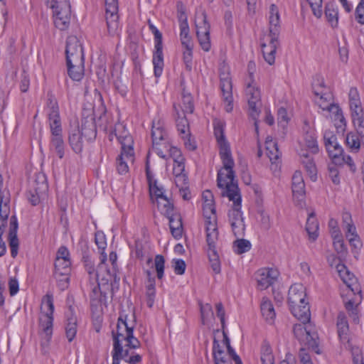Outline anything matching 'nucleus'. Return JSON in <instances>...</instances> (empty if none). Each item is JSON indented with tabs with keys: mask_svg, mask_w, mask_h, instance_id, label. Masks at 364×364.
<instances>
[{
	"mask_svg": "<svg viewBox=\"0 0 364 364\" xmlns=\"http://www.w3.org/2000/svg\"><path fill=\"white\" fill-rule=\"evenodd\" d=\"M289 308L294 316L297 319L300 320L302 323L309 322L311 313L308 302L292 305Z\"/></svg>",
	"mask_w": 364,
	"mask_h": 364,
	"instance_id": "24",
	"label": "nucleus"
},
{
	"mask_svg": "<svg viewBox=\"0 0 364 364\" xmlns=\"http://www.w3.org/2000/svg\"><path fill=\"white\" fill-rule=\"evenodd\" d=\"M156 201L158 208L166 216L174 213L173 205L166 196L164 198H161V199L157 200Z\"/></svg>",
	"mask_w": 364,
	"mask_h": 364,
	"instance_id": "52",
	"label": "nucleus"
},
{
	"mask_svg": "<svg viewBox=\"0 0 364 364\" xmlns=\"http://www.w3.org/2000/svg\"><path fill=\"white\" fill-rule=\"evenodd\" d=\"M80 133L88 141H91L96 137L97 130L93 117L82 120Z\"/></svg>",
	"mask_w": 364,
	"mask_h": 364,
	"instance_id": "28",
	"label": "nucleus"
},
{
	"mask_svg": "<svg viewBox=\"0 0 364 364\" xmlns=\"http://www.w3.org/2000/svg\"><path fill=\"white\" fill-rule=\"evenodd\" d=\"M267 155L272 164L279 161L281 153L279 151L277 144L272 138L267 137L265 141Z\"/></svg>",
	"mask_w": 364,
	"mask_h": 364,
	"instance_id": "32",
	"label": "nucleus"
},
{
	"mask_svg": "<svg viewBox=\"0 0 364 364\" xmlns=\"http://www.w3.org/2000/svg\"><path fill=\"white\" fill-rule=\"evenodd\" d=\"M338 334L341 340H346L348 332V323L343 313H340L337 318Z\"/></svg>",
	"mask_w": 364,
	"mask_h": 364,
	"instance_id": "42",
	"label": "nucleus"
},
{
	"mask_svg": "<svg viewBox=\"0 0 364 364\" xmlns=\"http://www.w3.org/2000/svg\"><path fill=\"white\" fill-rule=\"evenodd\" d=\"M71 12L53 13L54 23L56 28L64 31L68 28Z\"/></svg>",
	"mask_w": 364,
	"mask_h": 364,
	"instance_id": "40",
	"label": "nucleus"
},
{
	"mask_svg": "<svg viewBox=\"0 0 364 364\" xmlns=\"http://www.w3.org/2000/svg\"><path fill=\"white\" fill-rule=\"evenodd\" d=\"M279 272L272 268L260 269L256 274L257 287L260 290H264L272 286L279 277Z\"/></svg>",
	"mask_w": 364,
	"mask_h": 364,
	"instance_id": "17",
	"label": "nucleus"
},
{
	"mask_svg": "<svg viewBox=\"0 0 364 364\" xmlns=\"http://www.w3.org/2000/svg\"><path fill=\"white\" fill-rule=\"evenodd\" d=\"M358 129L350 132L346 136V146L353 153H358L361 149H364V134Z\"/></svg>",
	"mask_w": 364,
	"mask_h": 364,
	"instance_id": "18",
	"label": "nucleus"
},
{
	"mask_svg": "<svg viewBox=\"0 0 364 364\" xmlns=\"http://www.w3.org/2000/svg\"><path fill=\"white\" fill-rule=\"evenodd\" d=\"M329 112L332 114L336 129L341 132L344 131L346 122L340 107L338 105L336 106L331 107Z\"/></svg>",
	"mask_w": 364,
	"mask_h": 364,
	"instance_id": "36",
	"label": "nucleus"
},
{
	"mask_svg": "<svg viewBox=\"0 0 364 364\" xmlns=\"http://www.w3.org/2000/svg\"><path fill=\"white\" fill-rule=\"evenodd\" d=\"M113 341H131L133 336V326L129 325L127 315H120L116 328L112 331Z\"/></svg>",
	"mask_w": 364,
	"mask_h": 364,
	"instance_id": "13",
	"label": "nucleus"
},
{
	"mask_svg": "<svg viewBox=\"0 0 364 364\" xmlns=\"http://www.w3.org/2000/svg\"><path fill=\"white\" fill-rule=\"evenodd\" d=\"M260 310L264 320L269 324H273L276 313L272 301L267 297H263L260 304Z\"/></svg>",
	"mask_w": 364,
	"mask_h": 364,
	"instance_id": "26",
	"label": "nucleus"
},
{
	"mask_svg": "<svg viewBox=\"0 0 364 364\" xmlns=\"http://www.w3.org/2000/svg\"><path fill=\"white\" fill-rule=\"evenodd\" d=\"M353 122L356 129L364 128L363 111L360 104L350 106Z\"/></svg>",
	"mask_w": 364,
	"mask_h": 364,
	"instance_id": "38",
	"label": "nucleus"
},
{
	"mask_svg": "<svg viewBox=\"0 0 364 364\" xmlns=\"http://www.w3.org/2000/svg\"><path fill=\"white\" fill-rule=\"evenodd\" d=\"M262 364H274V356L272 348L268 343H265L261 348Z\"/></svg>",
	"mask_w": 364,
	"mask_h": 364,
	"instance_id": "47",
	"label": "nucleus"
},
{
	"mask_svg": "<svg viewBox=\"0 0 364 364\" xmlns=\"http://www.w3.org/2000/svg\"><path fill=\"white\" fill-rule=\"evenodd\" d=\"M305 145L307 149L313 154L318 152V146L315 136L312 134L306 133L305 135Z\"/></svg>",
	"mask_w": 364,
	"mask_h": 364,
	"instance_id": "53",
	"label": "nucleus"
},
{
	"mask_svg": "<svg viewBox=\"0 0 364 364\" xmlns=\"http://www.w3.org/2000/svg\"><path fill=\"white\" fill-rule=\"evenodd\" d=\"M48 120L51 134H62L63 129L60 115L57 117H49Z\"/></svg>",
	"mask_w": 364,
	"mask_h": 364,
	"instance_id": "54",
	"label": "nucleus"
},
{
	"mask_svg": "<svg viewBox=\"0 0 364 364\" xmlns=\"http://www.w3.org/2000/svg\"><path fill=\"white\" fill-rule=\"evenodd\" d=\"M50 149L55 151L60 159L63 158L65 144L63 134H51Z\"/></svg>",
	"mask_w": 364,
	"mask_h": 364,
	"instance_id": "34",
	"label": "nucleus"
},
{
	"mask_svg": "<svg viewBox=\"0 0 364 364\" xmlns=\"http://www.w3.org/2000/svg\"><path fill=\"white\" fill-rule=\"evenodd\" d=\"M114 132L122 145L121 154L117 159V170L119 174H125L129 171L128 164L133 163L134 159V141L127 132L122 134L117 133V129Z\"/></svg>",
	"mask_w": 364,
	"mask_h": 364,
	"instance_id": "5",
	"label": "nucleus"
},
{
	"mask_svg": "<svg viewBox=\"0 0 364 364\" xmlns=\"http://www.w3.org/2000/svg\"><path fill=\"white\" fill-rule=\"evenodd\" d=\"M54 304L52 294L47 293L42 299L39 316V330L43 338L49 341L53 333Z\"/></svg>",
	"mask_w": 364,
	"mask_h": 364,
	"instance_id": "6",
	"label": "nucleus"
},
{
	"mask_svg": "<svg viewBox=\"0 0 364 364\" xmlns=\"http://www.w3.org/2000/svg\"><path fill=\"white\" fill-rule=\"evenodd\" d=\"M235 173L230 176L225 175L223 171H219L217 177V185L218 188L223 189L222 196H227L233 202L232 208L228 213L230 223L237 220H243L240 211L242 199L237 181L235 180Z\"/></svg>",
	"mask_w": 364,
	"mask_h": 364,
	"instance_id": "1",
	"label": "nucleus"
},
{
	"mask_svg": "<svg viewBox=\"0 0 364 364\" xmlns=\"http://www.w3.org/2000/svg\"><path fill=\"white\" fill-rule=\"evenodd\" d=\"M251 243L245 239H238L234 242V247L237 254H242L251 249Z\"/></svg>",
	"mask_w": 364,
	"mask_h": 364,
	"instance_id": "56",
	"label": "nucleus"
},
{
	"mask_svg": "<svg viewBox=\"0 0 364 364\" xmlns=\"http://www.w3.org/2000/svg\"><path fill=\"white\" fill-rule=\"evenodd\" d=\"M65 335L68 341H72L77 333V317L75 314V309L71 305L68 306L65 312Z\"/></svg>",
	"mask_w": 364,
	"mask_h": 364,
	"instance_id": "20",
	"label": "nucleus"
},
{
	"mask_svg": "<svg viewBox=\"0 0 364 364\" xmlns=\"http://www.w3.org/2000/svg\"><path fill=\"white\" fill-rule=\"evenodd\" d=\"M353 364H364L363 357L361 349L353 346L351 348Z\"/></svg>",
	"mask_w": 364,
	"mask_h": 364,
	"instance_id": "63",
	"label": "nucleus"
},
{
	"mask_svg": "<svg viewBox=\"0 0 364 364\" xmlns=\"http://www.w3.org/2000/svg\"><path fill=\"white\" fill-rule=\"evenodd\" d=\"M333 247L337 253L341 255V256L345 255L347 253V248L344 244L342 235L339 236V239L337 237H334L333 238Z\"/></svg>",
	"mask_w": 364,
	"mask_h": 364,
	"instance_id": "62",
	"label": "nucleus"
},
{
	"mask_svg": "<svg viewBox=\"0 0 364 364\" xmlns=\"http://www.w3.org/2000/svg\"><path fill=\"white\" fill-rule=\"evenodd\" d=\"M336 269L341 277V279L345 284L350 289L352 292L355 294L358 292L359 294L360 299H361V290L358 286H355V288L352 287V282L355 279L354 275L351 274L347 267L344 264H338L336 265Z\"/></svg>",
	"mask_w": 364,
	"mask_h": 364,
	"instance_id": "23",
	"label": "nucleus"
},
{
	"mask_svg": "<svg viewBox=\"0 0 364 364\" xmlns=\"http://www.w3.org/2000/svg\"><path fill=\"white\" fill-rule=\"evenodd\" d=\"M65 54L66 63H78L80 60H85L82 45L76 36H72L67 38Z\"/></svg>",
	"mask_w": 364,
	"mask_h": 364,
	"instance_id": "12",
	"label": "nucleus"
},
{
	"mask_svg": "<svg viewBox=\"0 0 364 364\" xmlns=\"http://www.w3.org/2000/svg\"><path fill=\"white\" fill-rule=\"evenodd\" d=\"M213 356L214 364L232 363L230 358L224 351V346L220 343H214L213 347Z\"/></svg>",
	"mask_w": 364,
	"mask_h": 364,
	"instance_id": "31",
	"label": "nucleus"
},
{
	"mask_svg": "<svg viewBox=\"0 0 364 364\" xmlns=\"http://www.w3.org/2000/svg\"><path fill=\"white\" fill-rule=\"evenodd\" d=\"M173 109L175 112V114L176 115V127L179 133L181 134L182 138H186L188 136H191L190 130H189V124L188 122V119H186V116H181L176 106V105H173Z\"/></svg>",
	"mask_w": 364,
	"mask_h": 364,
	"instance_id": "30",
	"label": "nucleus"
},
{
	"mask_svg": "<svg viewBox=\"0 0 364 364\" xmlns=\"http://www.w3.org/2000/svg\"><path fill=\"white\" fill-rule=\"evenodd\" d=\"M213 125L214 134L220 146V156L223 164V168L220 171H223L225 175L232 176V173H235L233 171L235 163L229 144L225 139L223 123L220 120H215Z\"/></svg>",
	"mask_w": 364,
	"mask_h": 364,
	"instance_id": "4",
	"label": "nucleus"
},
{
	"mask_svg": "<svg viewBox=\"0 0 364 364\" xmlns=\"http://www.w3.org/2000/svg\"><path fill=\"white\" fill-rule=\"evenodd\" d=\"M201 321L203 325L208 324L209 320L213 318V311L210 304H200Z\"/></svg>",
	"mask_w": 364,
	"mask_h": 364,
	"instance_id": "55",
	"label": "nucleus"
},
{
	"mask_svg": "<svg viewBox=\"0 0 364 364\" xmlns=\"http://www.w3.org/2000/svg\"><path fill=\"white\" fill-rule=\"evenodd\" d=\"M345 306L347 311L349 312L350 316L352 317L353 321L355 323H358L359 321L358 311L357 309V304H355V301L353 299H350L345 303Z\"/></svg>",
	"mask_w": 364,
	"mask_h": 364,
	"instance_id": "58",
	"label": "nucleus"
},
{
	"mask_svg": "<svg viewBox=\"0 0 364 364\" xmlns=\"http://www.w3.org/2000/svg\"><path fill=\"white\" fill-rule=\"evenodd\" d=\"M100 264L98 265L95 278L98 282L99 285L107 284L109 282H112L113 279V274L110 273V271L107 269L105 262L107 259V255H102Z\"/></svg>",
	"mask_w": 364,
	"mask_h": 364,
	"instance_id": "22",
	"label": "nucleus"
},
{
	"mask_svg": "<svg viewBox=\"0 0 364 364\" xmlns=\"http://www.w3.org/2000/svg\"><path fill=\"white\" fill-rule=\"evenodd\" d=\"M70 260L55 259L54 276L58 279L59 276L68 275L70 272Z\"/></svg>",
	"mask_w": 364,
	"mask_h": 364,
	"instance_id": "39",
	"label": "nucleus"
},
{
	"mask_svg": "<svg viewBox=\"0 0 364 364\" xmlns=\"http://www.w3.org/2000/svg\"><path fill=\"white\" fill-rule=\"evenodd\" d=\"M9 246L11 248V255L16 257L18 250V240L17 235L12 230L9 231Z\"/></svg>",
	"mask_w": 364,
	"mask_h": 364,
	"instance_id": "60",
	"label": "nucleus"
},
{
	"mask_svg": "<svg viewBox=\"0 0 364 364\" xmlns=\"http://www.w3.org/2000/svg\"><path fill=\"white\" fill-rule=\"evenodd\" d=\"M47 97L46 107L48 109V117L59 116V107L57 100L51 93H48Z\"/></svg>",
	"mask_w": 364,
	"mask_h": 364,
	"instance_id": "43",
	"label": "nucleus"
},
{
	"mask_svg": "<svg viewBox=\"0 0 364 364\" xmlns=\"http://www.w3.org/2000/svg\"><path fill=\"white\" fill-rule=\"evenodd\" d=\"M82 135L78 128L73 129L69 135V144L75 153H80L82 150Z\"/></svg>",
	"mask_w": 364,
	"mask_h": 364,
	"instance_id": "37",
	"label": "nucleus"
},
{
	"mask_svg": "<svg viewBox=\"0 0 364 364\" xmlns=\"http://www.w3.org/2000/svg\"><path fill=\"white\" fill-rule=\"evenodd\" d=\"M164 143V148L166 149L168 153L166 154V157L170 156L173 158V162L178 161L179 159H183L181 154V151L178 149H177L175 146H171L170 142Z\"/></svg>",
	"mask_w": 364,
	"mask_h": 364,
	"instance_id": "57",
	"label": "nucleus"
},
{
	"mask_svg": "<svg viewBox=\"0 0 364 364\" xmlns=\"http://www.w3.org/2000/svg\"><path fill=\"white\" fill-rule=\"evenodd\" d=\"M47 190V184L45 180L41 183V187H35L33 191H30L28 194L29 201L33 205H36L40 202L43 193Z\"/></svg>",
	"mask_w": 364,
	"mask_h": 364,
	"instance_id": "41",
	"label": "nucleus"
},
{
	"mask_svg": "<svg viewBox=\"0 0 364 364\" xmlns=\"http://www.w3.org/2000/svg\"><path fill=\"white\" fill-rule=\"evenodd\" d=\"M301 163L312 181L316 180V167L314 159L305 151L300 154Z\"/></svg>",
	"mask_w": 364,
	"mask_h": 364,
	"instance_id": "33",
	"label": "nucleus"
},
{
	"mask_svg": "<svg viewBox=\"0 0 364 364\" xmlns=\"http://www.w3.org/2000/svg\"><path fill=\"white\" fill-rule=\"evenodd\" d=\"M269 36L270 41L268 45L262 43L263 57L269 65H273L275 60V53L279 46L278 33L279 27V13L277 6L274 4L270 6L269 11Z\"/></svg>",
	"mask_w": 364,
	"mask_h": 364,
	"instance_id": "2",
	"label": "nucleus"
},
{
	"mask_svg": "<svg viewBox=\"0 0 364 364\" xmlns=\"http://www.w3.org/2000/svg\"><path fill=\"white\" fill-rule=\"evenodd\" d=\"M325 16L331 26L336 27L338 26V12L333 4H326Z\"/></svg>",
	"mask_w": 364,
	"mask_h": 364,
	"instance_id": "44",
	"label": "nucleus"
},
{
	"mask_svg": "<svg viewBox=\"0 0 364 364\" xmlns=\"http://www.w3.org/2000/svg\"><path fill=\"white\" fill-rule=\"evenodd\" d=\"M68 73L70 77L75 81H80L84 76V60H80V63H67Z\"/></svg>",
	"mask_w": 364,
	"mask_h": 364,
	"instance_id": "29",
	"label": "nucleus"
},
{
	"mask_svg": "<svg viewBox=\"0 0 364 364\" xmlns=\"http://www.w3.org/2000/svg\"><path fill=\"white\" fill-rule=\"evenodd\" d=\"M146 175L149 183V193L151 197H156V200L161 199V198L166 197L164 194V189L161 187H159L157 185V181L154 179L153 175L150 171V166L149 161L146 163Z\"/></svg>",
	"mask_w": 364,
	"mask_h": 364,
	"instance_id": "21",
	"label": "nucleus"
},
{
	"mask_svg": "<svg viewBox=\"0 0 364 364\" xmlns=\"http://www.w3.org/2000/svg\"><path fill=\"white\" fill-rule=\"evenodd\" d=\"M117 11V0H105V17L107 31L111 36H114L117 33L119 27Z\"/></svg>",
	"mask_w": 364,
	"mask_h": 364,
	"instance_id": "11",
	"label": "nucleus"
},
{
	"mask_svg": "<svg viewBox=\"0 0 364 364\" xmlns=\"http://www.w3.org/2000/svg\"><path fill=\"white\" fill-rule=\"evenodd\" d=\"M220 89L223 93V100L225 103V108L226 112H230L233 109L232 93V80L230 76L229 68L223 65L220 68Z\"/></svg>",
	"mask_w": 364,
	"mask_h": 364,
	"instance_id": "10",
	"label": "nucleus"
},
{
	"mask_svg": "<svg viewBox=\"0 0 364 364\" xmlns=\"http://www.w3.org/2000/svg\"><path fill=\"white\" fill-rule=\"evenodd\" d=\"M183 60L187 70L192 69L193 48H184L183 51Z\"/></svg>",
	"mask_w": 364,
	"mask_h": 364,
	"instance_id": "61",
	"label": "nucleus"
},
{
	"mask_svg": "<svg viewBox=\"0 0 364 364\" xmlns=\"http://www.w3.org/2000/svg\"><path fill=\"white\" fill-rule=\"evenodd\" d=\"M333 97L330 92H327L324 95L318 97L316 100V103L323 110L330 111V109L333 106H336L337 104H334L332 102Z\"/></svg>",
	"mask_w": 364,
	"mask_h": 364,
	"instance_id": "46",
	"label": "nucleus"
},
{
	"mask_svg": "<svg viewBox=\"0 0 364 364\" xmlns=\"http://www.w3.org/2000/svg\"><path fill=\"white\" fill-rule=\"evenodd\" d=\"M50 8L55 12H71L69 0H51Z\"/></svg>",
	"mask_w": 364,
	"mask_h": 364,
	"instance_id": "48",
	"label": "nucleus"
},
{
	"mask_svg": "<svg viewBox=\"0 0 364 364\" xmlns=\"http://www.w3.org/2000/svg\"><path fill=\"white\" fill-rule=\"evenodd\" d=\"M195 24L196 32L205 29V32H210V26L207 21V16L205 11H202L196 15Z\"/></svg>",
	"mask_w": 364,
	"mask_h": 364,
	"instance_id": "45",
	"label": "nucleus"
},
{
	"mask_svg": "<svg viewBox=\"0 0 364 364\" xmlns=\"http://www.w3.org/2000/svg\"><path fill=\"white\" fill-rule=\"evenodd\" d=\"M182 110L183 114H192L194 111L193 97L184 90L182 92Z\"/></svg>",
	"mask_w": 364,
	"mask_h": 364,
	"instance_id": "50",
	"label": "nucleus"
},
{
	"mask_svg": "<svg viewBox=\"0 0 364 364\" xmlns=\"http://www.w3.org/2000/svg\"><path fill=\"white\" fill-rule=\"evenodd\" d=\"M216 311H217V316L220 318L222 328L223 330H216L213 331V341H218V339L220 338V337H223L222 341H230L229 338L227 336L226 332L225 331V312L223 307V305L222 303H218L215 305Z\"/></svg>",
	"mask_w": 364,
	"mask_h": 364,
	"instance_id": "25",
	"label": "nucleus"
},
{
	"mask_svg": "<svg viewBox=\"0 0 364 364\" xmlns=\"http://www.w3.org/2000/svg\"><path fill=\"white\" fill-rule=\"evenodd\" d=\"M255 63L250 61L247 65L249 73V80L247 82L246 95L248 97V106L250 117L255 120V127L256 132H258V124L257 119L259 117L261 107V95L260 91L254 80V73L255 71Z\"/></svg>",
	"mask_w": 364,
	"mask_h": 364,
	"instance_id": "3",
	"label": "nucleus"
},
{
	"mask_svg": "<svg viewBox=\"0 0 364 364\" xmlns=\"http://www.w3.org/2000/svg\"><path fill=\"white\" fill-rule=\"evenodd\" d=\"M323 139L329 156L333 159L336 163L340 162V156H342L343 150L337 141L336 136L331 131H326Z\"/></svg>",
	"mask_w": 364,
	"mask_h": 364,
	"instance_id": "16",
	"label": "nucleus"
},
{
	"mask_svg": "<svg viewBox=\"0 0 364 364\" xmlns=\"http://www.w3.org/2000/svg\"><path fill=\"white\" fill-rule=\"evenodd\" d=\"M164 264L165 259L164 256H162L161 255H157L155 257L154 265L157 274V277L159 279H161L164 277Z\"/></svg>",
	"mask_w": 364,
	"mask_h": 364,
	"instance_id": "59",
	"label": "nucleus"
},
{
	"mask_svg": "<svg viewBox=\"0 0 364 364\" xmlns=\"http://www.w3.org/2000/svg\"><path fill=\"white\" fill-rule=\"evenodd\" d=\"M306 296L305 287L301 284H294L291 285L288 293L289 306L307 302L306 301Z\"/></svg>",
	"mask_w": 364,
	"mask_h": 364,
	"instance_id": "19",
	"label": "nucleus"
},
{
	"mask_svg": "<svg viewBox=\"0 0 364 364\" xmlns=\"http://www.w3.org/2000/svg\"><path fill=\"white\" fill-rule=\"evenodd\" d=\"M203 212L205 218V224L210 223V222H211L213 218H215V223H217V216L214 202L204 203L203 205Z\"/></svg>",
	"mask_w": 364,
	"mask_h": 364,
	"instance_id": "49",
	"label": "nucleus"
},
{
	"mask_svg": "<svg viewBox=\"0 0 364 364\" xmlns=\"http://www.w3.org/2000/svg\"><path fill=\"white\" fill-rule=\"evenodd\" d=\"M291 188L295 204L303 208L305 205V184L301 172L296 171L294 173Z\"/></svg>",
	"mask_w": 364,
	"mask_h": 364,
	"instance_id": "15",
	"label": "nucleus"
},
{
	"mask_svg": "<svg viewBox=\"0 0 364 364\" xmlns=\"http://www.w3.org/2000/svg\"><path fill=\"white\" fill-rule=\"evenodd\" d=\"M206 242L208 245L207 254L213 271L215 274H219L221 270L219 255L216 248V244L218 240V230L217 223H215V218L205 224Z\"/></svg>",
	"mask_w": 364,
	"mask_h": 364,
	"instance_id": "7",
	"label": "nucleus"
},
{
	"mask_svg": "<svg viewBox=\"0 0 364 364\" xmlns=\"http://www.w3.org/2000/svg\"><path fill=\"white\" fill-rule=\"evenodd\" d=\"M196 35L202 49L206 52L209 51L211 47L210 32H205V29H202L201 31H197Z\"/></svg>",
	"mask_w": 364,
	"mask_h": 364,
	"instance_id": "51",
	"label": "nucleus"
},
{
	"mask_svg": "<svg viewBox=\"0 0 364 364\" xmlns=\"http://www.w3.org/2000/svg\"><path fill=\"white\" fill-rule=\"evenodd\" d=\"M149 28L154 36L155 51L153 55V64L154 68V75L156 77L161 75L164 68L162 34L158 28L154 26L150 20L148 21Z\"/></svg>",
	"mask_w": 364,
	"mask_h": 364,
	"instance_id": "9",
	"label": "nucleus"
},
{
	"mask_svg": "<svg viewBox=\"0 0 364 364\" xmlns=\"http://www.w3.org/2000/svg\"><path fill=\"white\" fill-rule=\"evenodd\" d=\"M355 18L360 24H364V0H360L355 11Z\"/></svg>",
	"mask_w": 364,
	"mask_h": 364,
	"instance_id": "64",
	"label": "nucleus"
},
{
	"mask_svg": "<svg viewBox=\"0 0 364 364\" xmlns=\"http://www.w3.org/2000/svg\"><path fill=\"white\" fill-rule=\"evenodd\" d=\"M293 333L299 341H316L319 339L317 331L309 322L295 324Z\"/></svg>",
	"mask_w": 364,
	"mask_h": 364,
	"instance_id": "14",
	"label": "nucleus"
},
{
	"mask_svg": "<svg viewBox=\"0 0 364 364\" xmlns=\"http://www.w3.org/2000/svg\"><path fill=\"white\" fill-rule=\"evenodd\" d=\"M169 220V227L172 235L176 239H179L183 233L182 219L179 214L173 213L166 216Z\"/></svg>",
	"mask_w": 364,
	"mask_h": 364,
	"instance_id": "27",
	"label": "nucleus"
},
{
	"mask_svg": "<svg viewBox=\"0 0 364 364\" xmlns=\"http://www.w3.org/2000/svg\"><path fill=\"white\" fill-rule=\"evenodd\" d=\"M306 230L308 232L309 239L312 241L316 240L318 235V223L316 218L314 212H312L309 215L306 225Z\"/></svg>",
	"mask_w": 364,
	"mask_h": 364,
	"instance_id": "35",
	"label": "nucleus"
},
{
	"mask_svg": "<svg viewBox=\"0 0 364 364\" xmlns=\"http://www.w3.org/2000/svg\"><path fill=\"white\" fill-rule=\"evenodd\" d=\"M151 137L153 148L156 150V154L161 158L166 159V154H164L161 145L164 146V142H169V140L164 122L160 119H155L152 122Z\"/></svg>",
	"mask_w": 364,
	"mask_h": 364,
	"instance_id": "8",
	"label": "nucleus"
}]
</instances>
